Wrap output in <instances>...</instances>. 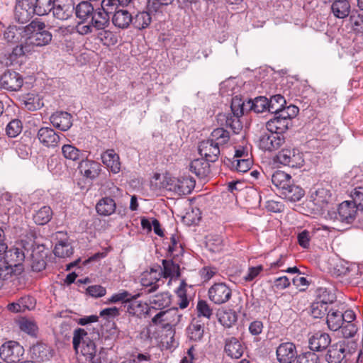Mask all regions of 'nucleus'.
<instances>
[{
	"instance_id": "nucleus-48",
	"label": "nucleus",
	"mask_w": 363,
	"mask_h": 363,
	"mask_svg": "<svg viewBox=\"0 0 363 363\" xmlns=\"http://www.w3.org/2000/svg\"><path fill=\"white\" fill-rule=\"evenodd\" d=\"M174 0H148L147 9L150 12L162 13L164 9L171 5Z\"/></svg>"
},
{
	"instance_id": "nucleus-51",
	"label": "nucleus",
	"mask_w": 363,
	"mask_h": 363,
	"mask_svg": "<svg viewBox=\"0 0 363 363\" xmlns=\"http://www.w3.org/2000/svg\"><path fill=\"white\" fill-rule=\"evenodd\" d=\"M24 104L26 108L29 111H35L43 106L42 99L38 96L33 94H28L25 98Z\"/></svg>"
},
{
	"instance_id": "nucleus-22",
	"label": "nucleus",
	"mask_w": 363,
	"mask_h": 363,
	"mask_svg": "<svg viewBox=\"0 0 363 363\" xmlns=\"http://www.w3.org/2000/svg\"><path fill=\"white\" fill-rule=\"evenodd\" d=\"M330 190L325 187H318L311 192V199L314 205L324 208L331 201Z\"/></svg>"
},
{
	"instance_id": "nucleus-31",
	"label": "nucleus",
	"mask_w": 363,
	"mask_h": 363,
	"mask_svg": "<svg viewBox=\"0 0 363 363\" xmlns=\"http://www.w3.org/2000/svg\"><path fill=\"white\" fill-rule=\"evenodd\" d=\"M26 26H9L4 33V39L11 44L19 43L24 40Z\"/></svg>"
},
{
	"instance_id": "nucleus-9",
	"label": "nucleus",
	"mask_w": 363,
	"mask_h": 363,
	"mask_svg": "<svg viewBox=\"0 0 363 363\" xmlns=\"http://www.w3.org/2000/svg\"><path fill=\"white\" fill-rule=\"evenodd\" d=\"M40 143L48 148H55L60 144V140L65 135L62 133H57L50 127H42L36 135Z\"/></svg>"
},
{
	"instance_id": "nucleus-57",
	"label": "nucleus",
	"mask_w": 363,
	"mask_h": 363,
	"mask_svg": "<svg viewBox=\"0 0 363 363\" xmlns=\"http://www.w3.org/2000/svg\"><path fill=\"white\" fill-rule=\"evenodd\" d=\"M252 165V161L249 157L234 160L233 162V167L236 171L245 173L247 172Z\"/></svg>"
},
{
	"instance_id": "nucleus-25",
	"label": "nucleus",
	"mask_w": 363,
	"mask_h": 363,
	"mask_svg": "<svg viewBox=\"0 0 363 363\" xmlns=\"http://www.w3.org/2000/svg\"><path fill=\"white\" fill-rule=\"evenodd\" d=\"M111 20L116 27L121 29L127 28L131 24L132 21H133L132 14L125 9L115 11L112 15Z\"/></svg>"
},
{
	"instance_id": "nucleus-59",
	"label": "nucleus",
	"mask_w": 363,
	"mask_h": 363,
	"mask_svg": "<svg viewBox=\"0 0 363 363\" xmlns=\"http://www.w3.org/2000/svg\"><path fill=\"white\" fill-rule=\"evenodd\" d=\"M278 112L281 113L282 118H284L286 120L288 119L287 121L291 124V120L297 116L298 108L294 105H289L288 106H284V108Z\"/></svg>"
},
{
	"instance_id": "nucleus-1",
	"label": "nucleus",
	"mask_w": 363,
	"mask_h": 363,
	"mask_svg": "<svg viewBox=\"0 0 363 363\" xmlns=\"http://www.w3.org/2000/svg\"><path fill=\"white\" fill-rule=\"evenodd\" d=\"M230 140L229 133L223 128L214 129L210 137L199 143V154L211 162L218 160L220 154V146L226 144Z\"/></svg>"
},
{
	"instance_id": "nucleus-62",
	"label": "nucleus",
	"mask_w": 363,
	"mask_h": 363,
	"mask_svg": "<svg viewBox=\"0 0 363 363\" xmlns=\"http://www.w3.org/2000/svg\"><path fill=\"white\" fill-rule=\"evenodd\" d=\"M118 5L120 4L117 0H102L101 8L98 9L110 16V14H113L115 11L118 10Z\"/></svg>"
},
{
	"instance_id": "nucleus-33",
	"label": "nucleus",
	"mask_w": 363,
	"mask_h": 363,
	"mask_svg": "<svg viewBox=\"0 0 363 363\" xmlns=\"http://www.w3.org/2000/svg\"><path fill=\"white\" fill-rule=\"evenodd\" d=\"M149 301L152 308L162 310L170 305L171 296L168 292H162L151 296Z\"/></svg>"
},
{
	"instance_id": "nucleus-37",
	"label": "nucleus",
	"mask_w": 363,
	"mask_h": 363,
	"mask_svg": "<svg viewBox=\"0 0 363 363\" xmlns=\"http://www.w3.org/2000/svg\"><path fill=\"white\" fill-rule=\"evenodd\" d=\"M19 43V45L13 48L12 52L9 54L8 62H6L7 66L12 65L13 62L18 57L33 52L25 38Z\"/></svg>"
},
{
	"instance_id": "nucleus-41",
	"label": "nucleus",
	"mask_w": 363,
	"mask_h": 363,
	"mask_svg": "<svg viewBox=\"0 0 363 363\" xmlns=\"http://www.w3.org/2000/svg\"><path fill=\"white\" fill-rule=\"evenodd\" d=\"M316 302L320 303V307L331 303L335 299V295L330 289L326 287H318L315 290Z\"/></svg>"
},
{
	"instance_id": "nucleus-47",
	"label": "nucleus",
	"mask_w": 363,
	"mask_h": 363,
	"mask_svg": "<svg viewBox=\"0 0 363 363\" xmlns=\"http://www.w3.org/2000/svg\"><path fill=\"white\" fill-rule=\"evenodd\" d=\"M63 156L70 160L77 161L82 159V153L72 145H64L62 147Z\"/></svg>"
},
{
	"instance_id": "nucleus-52",
	"label": "nucleus",
	"mask_w": 363,
	"mask_h": 363,
	"mask_svg": "<svg viewBox=\"0 0 363 363\" xmlns=\"http://www.w3.org/2000/svg\"><path fill=\"white\" fill-rule=\"evenodd\" d=\"M140 296L139 294L131 295L127 291H121L117 294H113L108 299L109 303H116L119 301L130 302L137 299Z\"/></svg>"
},
{
	"instance_id": "nucleus-53",
	"label": "nucleus",
	"mask_w": 363,
	"mask_h": 363,
	"mask_svg": "<svg viewBox=\"0 0 363 363\" xmlns=\"http://www.w3.org/2000/svg\"><path fill=\"white\" fill-rule=\"evenodd\" d=\"M19 325L22 331L32 336H36L38 328L34 320L23 318L20 320Z\"/></svg>"
},
{
	"instance_id": "nucleus-5",
	"label": "nucleus",
	"mask_w": 363,
	"mask_h": 363,
	"mask_svg": "<svg viewBox=\"0 0 363 363\" xmlns=\"http://www.w3.org/2000/svg\"><path fill=\"white\" fill-rule=\"evenodd\" d=\"M355 350L354 343L347 340H340L328 347L325 359L328 363H341Z\"/></svg>"
},
{
	"instance_id": "nucleus-7",
	"label": "nucleus",
	"mask_w": 363,
	"mask_h": 363,
	"mask_svg": "<svg viewBox=\"0 0 363 363\" xmlns=\"http://www.w3.org/2000/svg\"><path fill=\"white\" fill-rule=\"evenodd\" d=\"M195 186V180L189 177L169 178L166 189L176 196L186 195L191 192Z\"/></svg>"
},
{
	"instance_id": "nucleus-12",
	"label": "nucleus",
	"mask_w": 363,
	"mask_h": 363,
	"mask_svg": "<svg viewBox=\"0 0 363 363\" xmlns=\"http://www.w3.org/2000/svg\"><path fill=\"white\" fill-rule=\"evenodd\" d=\"M23 84V79L21 74L16 72L8 70L1 77V86L8 91H18Z\"/></svg>"
},
{
	"instance_id": "nucleus-8",
	"label": "nucleus",
	"mask_w": 363,
	"mask_h": 363,
	"mask_svg": "<svg viewBox=\"0 0 363 363\" xmlns=\"http://www.w3.org/2000/svg\"><path fill=\"white\" fill-rule=\"evenodd\" d=\"M277 162L293 168H298L303 165V154L296 149L286 148L281 150L277 155Z\"/></svg>"
},
{
	"instance_id": "nucleus-54",
	"label": "nucleus",
	"mask_w": 363,
	"mask_h": 363,
	"mask_svg": "<svg viewBox=\"0 0 363 363\" xmlns=\"http://www.w3.org/2000/svg\"><path fill=\"white\" fill-rule=\"evenodd\" d=\"M189 338L194 341L200 340L203 335V327L198 323H193L188 328Z\"/></svg>"
},
{
	"instance_id": "nucleus-42",
	"label": "nucleus",
	"mask_w": 363,
	"mask_h": 363,
	"mask_svg": "<svg viewBox=\"0 0 363 363\" xmlns=\"http://www.w3.org/2000/svg\"><path fill=\"white\" fill-rule=\"evenodd\" d=\"M52 216V211L50 206L41 207L33 215V220L37 225H43L48 223Z\"/></svg>"
},
{
	"instance_id": "nucleus-43",
	"label": "nucleus",
	"mask_w": 363,
	"mask_h": 363,
	"mask_svg": "<svg viewBox=\"0 0 363 363\" xmlns=\"http://www.w3.org/2000/svg\"><path fill=\"white\" fill-rule=\"evenodd\" d=\"M248 109L256 113H262L267 110L269 111V100L264 96H259L253 101H247Z\"/></svg>"
},
{
	"instance_id": "nucleus-27",
	"label": "nucleus",
	"mask_w": 363,
	"mask_h": 363,
	"mask_svg": "<svg viewBox=\"0 0 363 363\" xmlns=\"http://www.w3.org/2000/svg\"><path fill=\"white\" fill-rule=\"evenodd\" d=\"M75 14L79 20L78 23L86 24L89 22L94 11V6L88 1H82L74 7Z\"/></svg>"
},
{
	"instance_id": "nucleus-36",
	"label": "nucleus",
	"mask_w": 363,
	"mask_h": 363,
	"mask_svg": "<svg viewBox=\"0 0 363 363\" xmlns=\"http://www.w3.org/2000/svg\"><path fill=\"white\" fill-rule=\"evenodd\" d=\"M272 182L280 191V194L292 183L291 176L282 171H276L272 174Z\"/></svg>"
},
{
	"instance_id": "nucleus-32",
	"label": "nucleus",
	"mask_w": 363,
	"mask_h": 363,
	"mask_svg": "<svg viewBox=\"0 0 363 363\" xmlns=\"http://www.w3.org/2000/svg\"><path fill=\"white\" fill-rule=\"evenodd\" d=\"M326 322L330 330L337 331L340 329L344 324L342 312L331 308L328 313Z\"/></svg>"
},
{
	"instance_id": "nucleus-46",
	"label": "nucleus",
	"mask_w": 363,
	"mask_h": 363,
	"mask_svg": "<svg viewBox=\"0 0 363 363\" xmlns=\"http://www.w3.org/2000/svg\"><path fill=\"white\" fill-rule=\"evenodd\" d=\"M163 270L159 271L165 278L179 276V267L172 260H162Z\"/></svg>"
},
{
	"instance_id": "nucleus-49",
	"label": "nucleus",
	"mask_w": 363,
	"mask_h": 363,
	"mask_svg": "<svg viewBox=\"0 0 363 363\" xmlns=\"http://www.w3.org/2000/svg\"><path fill=\"white\" fill-rule=\"evenodd\" d=\"M186 283L184 281H182L176 291L178 298L177 303L182 309L186 308L189 303V300L186 296Z\"/></svg>"
},
{
	"instance_id": "nucleus-6",
	"label": "nucleus",
	"mask_w": 363,
	"mask_h": 363,
	"mask_svg": "<svg viewBox=\"0 0 363 363\" xmlns=\"http://www.w3.org/2000/svg\"><path fill=\"white\" fill-rule=\"evenodd\" d=\"M110 16L97 9L94 10L89 22L86 24L77 23L76 30L80 35H87L94 30H104L109 26Z\"/></svg>"
},
{
	"instance_id": "nucleus-24",
	"label": "nucleus",
	"mask_w": 363,
	"mask_h": 363,
	"mask_svg": "<svg viewBox=\"0 0 363 363\" xmlns=\"http://www.w3.org/2000/svg\"><path fill=\"white\" fill-rule=\"evenodd\" d=\"M78 168L85 177L90 179L96 178L101 172V165L99 162L88 160H82Z\"/></svg>"
},
{
	"instance_id": "nucleus-50",
	"label": "nucleus",
	"mask_w": 363,
	"mask_h": 363,
	"mask_svg": "<svg viewBox=\"0 0 363 363\" xmlns=\"http://www.w3.org/2000/svg\"><path fill=\"white\" fill-rule=\"evenodd\" d=\"M286 104L284 97L281 94L272 96L269 100V112L276 113L280 111Z\"/></svg>"
},
{
	"instance_id": "nucleus-64",
	"label": "nucleus",
	"mask_w": 363,
	"mask_h": 363,
	"mask_svg": "<svg viewBox=\"0 0 363 363\" xmlns=\"http://www.w3.org/2000/svg\"><path fill=\"white\" fill-rule=\"evenodd\" d=\"M352 28L357 33H363V16L360 14L350 16Z\"/></svg>"
},
{
	"instance_id": "nucleus-35",
	"label": "nucleus",
	"mask_w": 363,
	"mask_h": 363,
	"mask_svg": "<svg viewBox=\"0 0 363 363\" xmlns=\"http://www.w3.org/2000/svg\"><path fill=\"white\" fill-rule=\"evenodd\" d=\"M304 194L305 191L301 187L292 183L281 193L286 200L291 202L300 201Z\"/></svg>"
},
{
	"instance_id": "nucleus-16",
	"label": "nucleus",
	"mask_w": 363,
	"mask_h": 363,
	"mask_svg": "<svg viewBox=\"0 0 363 363\" xmlns=\"http://www.w3.org/2000/svg\"><path fill=\"white\" fill-rule=\"evenodd\" d=\"M276 353L277 360L280 363H291L297 357L296 347L290 342L280 344L277 348Z\"/></svg>"
},
{
	"instance_id": "nucleus-60",
	"label": "nucleus",
	"mask_w": 363,
	"mask_h": 363,
	"mask_svg": "<svg viewBox=\"0 0 363 363\" xmlns=\"http://www.w3.org/2000/svg\"><path fill=\"white\" fill-rule=\"evenodd\" d=\"M184 222L188 225H196L201 220V213L199 209L195 208L191 209V211H188L183 216Z\"/></svg>"
},
{
	"instance_id": "nucleus-63",
	"label": "nucleus",
	"mask_w": 363,
	"mask_h": 363,
	"mask_svg": "<svg viewBox=\"0 0 363 363\" xmlns=\"http://www.w3.org/2000/svg\"><path fill=\"white\" fill-rule=\"evenodd\" d=\"M206 245L212 252H220L223 248V239L218 235L213 236L207 240Z\"/></svg>"
},
{
	"instance_id": "nucleus-34",
	"label": "nucleus",
	"mask_w": 363,
	"mask_h": 363,
	"mask_svg": "<svg viewBox=\"0 0 363 363\" xmlns=\"http://www.w3.org/2000/svg\"><path fill=\"white\" fill-rule=\"evenodd\" d=\"M161 277V272L157 269H152L150 272L145 273L141 279V284L144 286H150L147 292L151 293L155 291L157 288L158 285L157 282Z\"/></svg>"
},
{
	"instance_id": "nucleus-58",
	"label": "nucleus",
	"mask_w": 363,
	"mask_h": 363,
	"mask_svg": "<svg viewBox=\"0 0 363 363\" xmlns=\"http://www.w3.org/2000/svg\"><path fill=\"white\" fill-rule=\"evenodd\" d=\"M351 196L352 200L350 201L353 203L359 210H363V187L358 186L355 188Z\"/></svg>"
},
{
	"instance_id": "nucleus-4",
	"label": "nucleus",
	"mask_w": 363,
	"mask_h": 363,
	"mask_svg": "<svg viewBox=\"0 0 363 363\" xmlns=\"http://www.w3.org/2000/svg\"><path fill=\"white\" fill-rule=\"evenodd\" d=\"M231 113L220 114V121H225V125L230 128L233 133L238 134L242 130V123L240 118L243 115L245 109L248 108L247 102L245 103L238 96L232 99Z\"/></svg>"
},
{
	"instance_id": "nucleus-23",
	"label": "nucleus",
	"mask_w": 363,
	"mask_h": 363,
	"mask_svg": "<svg viewBox=\"0 0 363 363\" xmlns=\"http://www.w3.org/2000/svg\"><path fill=\"white\" fill-rule=\"evenodd\" d=\"M331 342L328 333L317 332L309 338V347L313 351H321L328 348Z\"/></svg>"
},
{
	"instance_id": "nucleus-18",
	"label": "nucleus",
	"mask_w": 363,
	"mask_h": 363,
	"mask_svg": "<svg viewBox=\"0 0 363 363\" xmlns=\"http://www.w3.org/2000/svg\"><path fill=\"white\" fill-rule=\"evenodd\" d=\"M50 121L55 128L67 131L72 125V116L66 111H57L50 116Z\"/></svg>"
},
{
	"instance_id": "nucleus-11",
	"label": "nucleus",
	"mask_w": 363,
	"mask_h": 363,
	"mask_svg": "<svg viewBox=\"0 0 363 363\" xmlns=\"http://www.w3.org/2000/svg\"><path fill=\"white\" fill-rule=\"evenodd\" d=\"M208 298L215 304H223L229 301L232 296V290L225 283H216L208 289Z\"/></svg>"
},
{
	"instance_id": "nucleus-10",
	"label": "nucleus",
	"mask_w": 363,
	"mask_h": 363,
	"mask_svg": "<svg viewBox=\"0 0 363 363\" xmlns=\"http://www.w3.org/2000/svg\"><path fill=\"white\" fill-rule=\"evenodd\" d=\"M23 353V347L18 342L13 341L4 344L0 349L1 357L8 363L18 362Z\"/></svg>"
},
{
	"instance_id": "nucleus-56",
	"label": "nucleus",
	"mask_w": 363,
	"mask_h": 363,
	"mask_svg": "<svg viewBox=\"0 0 363 363\" xmlns=\"http://www.w3.org/2000/svg\"><path fill=\"white\" fill-rule=\"evenodd\" d=\"M296 363H319L318 356L313 352H302L296 357Z\"/></svg>"
},
{
	"instance_id": "nucleus-17",
	"label": "nucleus",
	"mask_w": 363,
	"mask_h": 363,
	"mask_svg": "<svg viewBox=\"0 0 363 363\" xmlns=\"http://www.w3.org/2000/svg\"><path fill=\"white\" fill-rule=\"evenodd\" d=\"M181 317L177 308H171L160 311L152 318V323L154 325H176L180 321Z\"/></svg>"
},
{
	"instance_id": "nucleus-19",
	"label": "nucleus",
	"mask_w": 363,
	"mask_h": 363,
	"mask_svg": "<svg viewBox=\"0 0 363 363\" xmlns=\"http://www.w3.org/2000/svg\"><path fill=\"white\" fill-rule=\"evenodd\" d=\"M30 354L35 362H44L52 357V350L47 344L39 342L30 348Z\"/></svg>"
},
{
	"instance_id": "nucleus-39",
	"label": "nucleus",
	"mask_w": 363,
	"mask_h": 363,
	"mask_svg": "<svg viewBox=\"0 0 363 363\" xmlns=\"http://www.w3.org/2000/svg\"><path fill=\"white\" fill-rule=\"evenodd\" d=\"M131 24L138 30L147 28L152 22V17L148 11H138L133 16Z\"/></svg>"
},
{
	"instance_id": "nucleus-45",
	"label": "nucleus",
	"mask_w": 363,
	"mask_h": 363,
	"mask_svg": "<svg viewBox=\"0 0 363 363\" xmlns=\"http://www.w3.org/2000/svg\"><path fill=\"white\" fill-rule=\"evenodd\" d=\"M55 0H36L33 11L38 16H44L52 11Z\"/></svg>"
},
{
	"instance_id": "nucleus-38",
	"label": "nucleus",
	"mask_w": 363,
	"mask_h": 363,
	"mask_svg": "<svg viewBox=\"0 0 363 363\" xmlns=\"http://www.w3.org/2000/svg\"><path fill=\"white\" fill-rule=\"evenodd\" d=\"M96 209L101 216H110L116 211L115 201L109 197L103 198L97 203Z\"/></svg>"
},
{
	"instance_id": "nucleus-3",
	"label": "nucleus",
	"mask_w": 363,
	"mask_h": 363,
	"mask_svg": "<svg viewBox=\"0 0 363 363\" xmlns=\"http://www.w3.org/2000/svg\"><path fill=\"white\" fill-rule=\"evenodd\" d=\"M24 38L31 50L34 51L36 47L48 45L52 40V34L45 30L44 23L33 21L26 26Z\"/></svg>"
},
{
	"instance_id": "nucleus-44",
	"label": "nucleus",
	"mask_w": 363,
	"mask_h": 363,
	"mask_svg": "<svg viewBox=\"0 0 363 363\" xmlns=\"http://www.w3.org/2000/svg\"><path fill=\"white\" fill-rule=\"evenodd\" d=\"M54 254L58 257H68L73 254V247L67 240H60L55 245Z\"/></svg>"
},
{
	"instance_id": "nucleus-29",
	"label": "nucleus",
	"mask_w": 363,
	"mask_h": 363,
	"mask_svg": "<svg viewBox=\"0 0 363 363\" xmlns=\"http://www.w3.org/2000/svg\"><path fill=\"white\" fill-rule=\"evenodd\" d=\"M209 161L206 159H196L190 164V171L194 173L198 177L204 179L207 177L210 172Z\"/></svg>"
},
{
	"instance_id": "nucleus-21",
	"label": "nucleus",
	"mask_w": 363,
	"mask_h": 363,
	"mask_svg": "<svg viewBox=\"0 0 363 363\" xmlns=\"http://www.w3.org/2000/svg\"><path fill=\"white\" fill-rule=\"evenodd\" d=\"M282 118L281 113L277 112L274 113V117L270 119L266 123V128L270 133H285L291 124Z\"/></svg>"
},
{
	"instance_id": "nucleus-55",
	"label": "nucleus",
	"mask_w": 363,
	"mask_h": 363,
	"mask_svg": "<svg viewBox=\"0 0 363 363\" xmlns=\"http://www.w3.org/2000/svg\"><path fill=\"white\" fill-rule=\"evenodd\" d=\"M22 130V123L21 121L14 119L10 121L6 128V135L10 138H15L18 135Z\"/></svg>"
},
{
	"instance_id": "nucleus-61",
	"label": "nucleus",
	"mask_w": 363,
	"mask_h": 363,
	"mask_svg": "<svg viewBox=\"0 0 363 363\" xmlns=\"http://www.w3.org/2000/svg\"><path fill=\"white\" fill-rule=\"evenodd\" d=\"M196 309L199 316H203L207 319H209L213 314L211 308L204 300L199 301L196 306Z\"/></svg>"
},
{
	"instance_id": "nucleus-15",
	"label": "nucleus",
	"mask_w": 363,
	"mask_h": 363,
	"mask_svg": "<svg viewBox=\"0 0 363 363\" xmlns=\"http://www.w3.org/2000/svg\"><path fill=\"white\" fill-rule=\"evenodd\" d=\"M358 210L353 203L345 201L338 206L336 218L342 223H351L354 220Z\"/></svg>"
},
{
	"instance_id": "nucleus-28",
	"label": "nucleus",
	"mask_w": 363,
	"mask_h": 363,
	"mask_svg": "<svg viewBox=\"0 0 363 363\" xmlns=\"http://www.w3.org/2000/svg\"><path fill=\"white\" fill-rule=\"evenodd\" d=\"M103 163L114 174L121 169L119 156L113 150H107L101 155Z\"/></svg>"
},
{
	"instance_id": "nucleus-40",
	"label": "nucleus",
	"mask_w": 363,
	"mask_h": 363,
	"mask_svg": "<svg viewBox=\"0 0 363 363\" xmlns=\"http://www.w3.org/2000/svg\"><path fill=\"white\" fill-rule=\"evenodd\" d=\"M217 316L219 323L226 328L232 327L237 321L236 313L233 310H219Z\"/></svg>"
},
{
	"instance_id": "nucleus-14",
	"label": "nucleus",
	"mask_w": 363,
	"mask_h": 363,
	"mask_svg": "<svg viewBox=\"0 0 363 363\" xmlns=\"http://www.w3.org/2000/svg\"><path fill=\"white\" fill-rule=\"evenodd\" d=\"M22 243L18 246L11 247L9 250H5L4 261L6 264L12 266L13 268L17 267H23L22 262L26 258L25 252L22 250Z\"/></svg>"
},
{
	"instance_id": "nucleus-20",
	"label": "nucleus",
	"mask_w": 363,
	"mask_h": 363,
	"mask_svg": "<svg viewBox=\"0 0 363 363\" xmlns=\"http://www.w3.org/2000/svg\"><path fill=\"white\" fill-rule=\"evenodd\" d=\"M23 271V267L13 268L5 262L0 263V289L4 282L12 281L18 278Z\"/></svg>"
},
{
	"instance_id": "nucleus-13",
	"label": "nucleus",
	"mask_w": 363,
	"mask_h": 363,
	"mask_svg": "<svg viewBox=\"0 0 363 363\" xmlns=\"http://www.w3.org/2000/svg\"><path fill=\"white\" fill-rule=\"evenodd\" d=\"M74 11L73 0H55L52 15L55 18L65 21L69 18Z\"/></svg>"
},
{
	"instance_id": "nucleus-26",
	"label": "nucleus",
	"mask_w": 363,
	"mask_h": 363,
	"mask_svg": "<svg viewBox=\"0 0 363 363\" xmlns=\"http://www.w3.org/2000/svg\"><path fill=\"white\" fill-rule=\"evenodd\" d=\"M224 350L228 356L238 359L244 352V347L236 337H231L225 340Z\"/></svg>"
},
{
	"instance_id": "nucleus-30",
	"label": "nucleus",
	"mask_w": 363,
	"mask_h": 363,
	"mask_svg": "<svg viewBox=\"0 0 363 363\" xmlns=\"http://www.w3.org/2000/svg\"><path fill=\"white\" fill-rule=\"evenodd\" d=\"M330 9L335 18L343 19L350 15L351 6L347 0H335L331 4Z\"/></svg>"
},
{
	"instance_id": "nucleus-2",
	"label": "nucleus",
	"mask_w": 363,
	"mask_h": 363,
	"mask_svg": "<svg viewBox=\"0 0 363 363\" xmlns=\"http://www.w3.org/2000/svg\"><path fill=\"white\" fill-rule=\"evenodd\" d=\"M72 344L75 352H80L86 361L91 363H101V357L96 356V345L84 329L77 328L74 331Z\"/></svg>"
}]
</instances>
